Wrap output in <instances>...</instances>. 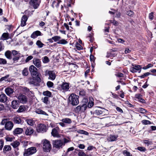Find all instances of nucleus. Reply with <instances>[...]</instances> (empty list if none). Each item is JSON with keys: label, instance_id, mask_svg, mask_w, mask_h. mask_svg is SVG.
I'll return each mask as SVG.
<instances>
[{"label": "nucleus", "instance_id": "f257e3e1", "mask_svg": "<svg viewBox=\"0 0 156 156\" xmlns=\"http://www.w3.org/2000/svg\"><path fill=\"white\" fill-rule=\"evenodd\" d=\"M69 142V140L65 138L62 139L54 140L53 141V147L58 149L62 148L63 146Z\"/></svg>", "mask_w": 156, "mask_h": 156}, {"label": "nucleus", "instance_id": "f03ea898", "mask_svg": "<svg viewBox=\"0 0 156 156\" xmlns=\"http://www.w3.org/2000/svg\"><path fill=\"white\" fill-rule=\"evenodd\" d=\"M1 124L2 125H5V129L8 131L11 130L14 126L12 122L8 121V119H6L2 120Z\"/></svg>", "mask_w": 156, "mask_h": 156}, {"label": "nucleus", "instance_id": "7ed1b4c3", "mask_svg": "<svg viewBox=\"0 0 156 156\" xmlns=\"http://www.w3.org/2000/svg\"><path fill=\"white\" fill-rule=\"evenodd\" d=\"M79 96L74 94H71L69 97V102L73 105H76L79 103Z\"/></svg>", "mask_w": 156, "mask_h": 156}, {"label": "nucleus", "instance_id": "20e7f679", "mask_svg": "<svg viewBox=\"0 0 156 156\" xmlns=\"http://www.w3.org/2000/svg\"><path fill=\"white\" fill-rule=\"evenodd\" d=\"M36 151V148L35 147H31L25 151L24 155L25 156H28L34 154Z\"/></svg>", "mask_w": 156, "mask_h": 156}, {"label": "nucleus", "instance_id": "39448f33", "mask_svg": "<svg viewBox=\"0 0 156 156\" xmlns=\"http://www.w3.org/2000/svg\"><path fill=\"white\" fill-rule=\"evenodd\" d=\"M51 146L49 141L47 140H44L43 149L45 151H49L51 149Z\"/></svg>", "mask_w": 156, "mask_h": 156}, {"label": "nucleus", "instance_id": "423d86ee", "mask_svg": "<svg viewBox=\"0 0 156 156\" xmlns=\"http://www.w3.org/2000/svg\"><path fill=\"white\" fill-rule=\"evenodd\" d=\"M36 130L38 133L45 132L47 130L46 127L44 124H40L37 125Z\"/></svg>", "mask_w": 156, "mask_h": 156}, {"label": "nucleus", "instance_id": "0eeeda50", "mask_svg": "<svg viewBox=\"0 0 156 156\" xmlns=\"http://www.w3.org/2000/svg\"><path fill=\"white\" fill-rule=\"evenodd\" d=\"M29 70L31 75L35 76H38L37 69L33 65H31L29 67Z\"/></svg>", "mask_w": 156, "mask_h": 156}, {"label": "nucleus", "instance_id": "6e6552de", "mask_svg": "<svg viewBox=\"0 0 156 156\" xmlns=\"http://www.w3.org/2000/svg\"><path fill=\"white\" fill-rule=\"evenodd\" d=\"M59 129L58 127H56L52 129L51 134L54 137L59 138L61 137V135L58 133Z\"/></svg>", "mask_w": 156, "mask_h": 156}, {"label": "nucleus", "instance_id": "1a4fd4ad", "mask_svg": "<svg viewBox=\"0 0 156 156\" xmlns=\"http://www.w3.org/2000/svg\"><path fill=\"white\" fill-rule=\"evenodd\" d=\"M47 73L45 74V76H47V75H48L49 76L48 79H50L51 80H54L56 77V74L55 72L53 71L49 70L47 71Z\"/></svg>", "mask_w": 156, "mask_h": 156}, {"label": "nucleus", "instance_id": "9d476101", "mask_svg": "<svg viewBox=\"0 0 156 156\" xmlns=\"http://www.w3.org/2000/svg\"><path fill=\"white\" fill-rule=\"evenodd\" d=\"M12 120L14 123L18 124H22L23 123V121L20 117L19 116H16L14 117Z\"/></svg>", "mask_w": 156, "mask_h": 156}, {"label": "nucleus", "instance_id": "9b49d317", "mask_svg": "<svg viewBox=\"0 0 156 156\" xmlns=\"http://www.w3.org/2000/svg\"><path fill=\"white\" fill-rule=\"evenodd\" d=\"M24 129L25 134L27 136H31L34 133V130L31 127H26Z\"/></svg>", "mask_w": 156, "mask_h": 156}, {"label": "nucleus", "instance_id": "f8f14e48", "mask_svg": "<svg viewBox=\"0 0 156 156\" xmlns=\"http://www.w3.org/2000/svg\"><path fill=\"white\" fill-rule=\"evenodd\" d=\"M18 99L21 103L23 104H25L27 102V98L26 96L23 94L19 95L18 97Z\"/></svg>", "mask_w": 156, "mask_h": 156}, {"label": "nucleus", "instance_id": "ddd939ff", "mask_svg": "<svg viewBox=\"0 0 156 156\" xmlns=\"http://www.w3.org/2000/svg\"><path fill=\"white\" fill-rule=\"evenodd\" d=\"M33 63L34 65L38 68L41 67V62L39 59L37 58H34Z\"/></svg>", "mask_w": 156, "mask_h": 156}, {"label": "nucleus", "instance_id": "4468645a", "mask_svg": "<svg viewBox=\"0 0 156 156\" xmlns=\"http://www.w3.org/2000/svg\"><path fill=\"white\" fill-rule=\"evenodd\" d=\"M19 105V102L17 100H13L12 101L11 106L13 109L17 108Z\"/></svg>", "mask_w": 156, "mask_h": 156}, {"label": "nucleus", "instance_id": "2eb2a0df", "mask_svg": "<svg viewBox=\"0 0 156 156\" xmlns=\"http://www.w3.org/2000/svg\"><path fill=\"white\" fill-rule=\"evenodd\" d=\"M30 3V5L33 6L34 9L37 8L39 5L37 0H31Z\"/></svg>", "mask_w": 156, "mask_h": 156}, {"label": "nucleus", "instance_id": "dca6fc26", "mask_svg": "<svg viewBox=\"0 0 156 156\" xmlns=\"http://www.w3.org/2000/svg\"><path fill=\"white\" fill-rule=\"evenodd\" d=\"M5 93L8 96H10L14 92V90L10 87H7L5 89Z\"/></svg>", "mask_w": 156, "mask_h": 156}, {"label": "nucleus", "instance_id": "f3484780", "mask_svg": "<svg viewBox=\"0 0 156 156\" xmlns=\"http://www.w3.org/2000/svg\"><path fill=\"white\" fill-rule=\"evenodd\" d=\"M27 20V17L26 15H24L21 18V26L24 27L26 25V22Z\"/></svg>", "mask_w": 156, "mask_h": 156}, {"label": "nucleus", "instance_id": "a211bd4d", "mask_svg": "<svg viewBox=\"0 0 156 156\" xmlns=\"http://www.w3.org/2000/svg\"><path fill=\"white\" fill-rule=\"evenodd\" d=\"M41 32L38 30L34 32L31 35V37L34 39L37 37L41 35Z\"/></svg>", "mask_w": 156, "mask_h": 156}, {"label": "nucleus", "instance_id": "6ab92c4d", "mask_svg": "<svg viewBox=\"0 0 156 156\" xmlns=\"http://www.w3.org/2000/svg\"><path fill=\"white\" fill-rule=\"evenodd\" d=\"M7 100V98L6 95L4 94H0V101L2 102H5Z\"/></svg>", "mask_w": 156, "mask_h": 156}, {"label": "nucleus", "instance_id": "aec40b11", "mask_svg": "<svg viewBox=\"0 0 156 156\" xmlns=\"http://www.w3.org/2000/svg\"><path fill=\"white\" fill-rule=\"evenodd\" d=\"M69 83H63L61 86L62 89L65 91H67L69 89Z\"/></svg>", "mask_w": 156, "mask_h": 156}, {"label": "nucleus", "instance_id": "412c9836", "mask_svg": "<svg viewBox=\"0 0 156 156\" xmlns=\"http://www.w3.org/2000/svg\"><path fill=\"white\" fill-rule=\"evenodd\" d=\"M23 131V129L21 128H17L13 131L14 134H18L21 133Z\"/></svg>", "mask_w": 156, "mask_h": 156}, {"label": "nucleus", "instance_id": "4be33fe9", "mask_svg": "<svg viewBox=\"0 0 156 156\" xmlns=\"http://www.w3.org/2000/svg\"><path fill=\"white\" fill-rule=\"evenodd\" d=\"M118 137L117 135H110L108 138V140L110 141H113L117 140Z\"/></svg>", "mask_w": 156, "mask_h": 156}, {"label": "nucleus", "instance_id": "5701e85b", "mask_svg": "<svg viewBox=\"0 0 156 156\" xmlns=\"http://www.w3.org/2000/svg\"><path fill=\"white\" fill-rule=\"evenodd\" d=\"M5 55L9 59H11L12 58V52L8 50L5 51Z\"/></svg>", "mask_w": 156, "mask_h": 156}, {"label": "nucleus", "instance_id": "b1692460", "mask_svg": "<svg viewBox=\"0 0 156 156\" xmlns=\"http://www.w3.org/2000/svg\"><path fill=\"white\" fill-rule=\"evenodd\" d=\"M20 144V142L17 141H15L10 144V145L14 148L17 147Z\"/></svg>", "mask_w": 156, "mask_h": 156}, {"label": "nucleus", "instance_id": "393cba45", "mask_svg": "<svg viewBox=\"0 0 156 156\" xmlns=\"http://www.w3.org/2000/svg\"><path fill=\"white\" fill-rule=\"evenodd\" d=\"M9 34L8 33H4L3 34L0 38L1 40H6L8 39Z\"/></svg>", "mask_w": 156, "mask_h": 156}, {"label": "nucleus", "instance_id": "a878e982", "mask_svg": "<svg viewBox=\"0 0 156 156\" xmlns=\"http://www.w3.org/2000/svg\"><path fill=\"white\" fill-rule=\"evenodd\" d=\"M61 121L63 123L67 124H70L72 122L71 120L68 118L63 119H62Z\"/></svg>", "mask_w": 156, "mask_h": 156}, {"label": "nucleus", "instance_id": "bb28decb", "mask_svg": "<svg viewBox=\"0 0 156 156\" xmlns=\"http://www.w3.org/2000/svg\"><path fill=\"white\" fill-rule=\"evenodd\" d=\"M35 112L36 113L38 114H41L46 115H48V114L45 112L43 111L41 109H37L35 111Z\"/></svg>", "mask_w": 156, "mask_h": 156}, {"label": "nucleus", "instance_id": "cd10ccee", "mask_svg": "<svg viewBox=\"0 0 156 156\" xmlns=\"http://www.w3.org/2000/svg\"><path fill=\"white\" fill-rule=\"evenodd\" d=\"M29 73L28 69L27 68H25L22 71V74L23 76H27Z\"/></svg>", "mask_w": 156, "mask_h": 156}, {"label": "nucleus", "instance_id": "c85d7f7f", "mask_svg": "<svg viewBox=\"0 0 156 156\" xmlns=\"http://www.w3.org/2000/svg\"><path fill=\"white\" fill-rule=\"evenodd\" d=\"M27 124L30 126H32L34 123V122L32 119H28L26 120Z\"/></svg>", "mask_w": 156, "mask_h": 156}, {"label": "nucleus", "instance_id": "c756f323", "mask_svg": "<svg viewBox=\"0 0 156 156\" xmlns=\"http://www.w3.org/2000/svg\"><path fill=\"white\" fill-rule=\"evenodd\" d=\"M26 107L23 105L20 106L17 112H22L25 111L26 110Z\"/></svg>", "mask_w": 156, "mask_h": 156}, {"label": "nucleus", "instance_id": "7c9ffc66", "mask_svg": "<svg viewBox=\"0 0 156 156\" xmlns=\"http://www.w3.org/2000/svg\"><path fill=\"white\" fill-rule=\"evenodd\" d=\"M103 111L100 109L96 110L94 113L96 115H99L103 114Z\"/></svg>", "mask_w": 156, "mask_h": 156}, {"label": "nucleus", "instance_id": "2f4dec72", "mask_svg": "<svg viewBox=\"0 0 156 156\" xmlns=\"http://www.w3.org/2000/svg\"><path fill=\"white\" fill-rule=\"evenodd\" d=\"M36 44L38 46V47L39 48H42L44 44L42 43L41 41L40 40H38L37 41L36 43Z\"/></svg>", "mask_w": 156, "mask_h": 156}, {"label": "nucleus", "instance_id": "473e14b6", "mask_svg": "<svg viewBox=\"0 0 156 156\" xmlns=\"http://www.w3.org/2000/svg\"><path fill=\"white\" fill-rule=\"evenodd\" d=\"M68 43V42L64 39L59 40L57 42L59 44H66Z\"/></svg>", "mask_w": 156, "mask_h": 156}, {"label": "nucleus", "instance_id": "72a5a7b5", "mask_svg": "<svg viewBox=\"0 0 156 156\" xmlns=\"http://www.w3.org/2000/svg\"><path fill=\"white\" fill-rule=\"evenodd\" d=\"M43 94L44 96H47L49 97H51V92L48 91H44L43 93Z\"/></svg>", "mask_w": 156, "mask_h": 156}, {"label": "nucleus", "instance_id": "f704fd0d", "mask_svg": "<svg viewBox=\"0 0 156 156\" xmlns=\"http://www.w3.org/2000/svg\"><path fill=\"white\" fill-rule=\"evenodd\" d=\"M11 147L9 145H5L3 148L4 151H10Z\"/></svg>", "mask_w": 156, "mask_h": 156}, {"label": "nucleus", "instance_id": "c9c22d12", "mask_svg": "<svg viewBox=\"0 0 156 156\" xmlns=\"http://www.w3.org/2000/svg\"><path fill=\"white\" fill-rule=\"evenodd\" d=\"M77 132L79 133L83 134L86 135H88L89 134V133L83 130H78Z\"/></svg>", "mask_w": 156, "mask_h": 156}, {"label": "nucleus", "instance_id": "e433bc0d", "mask_svg": "<svg viewBox=\"0 0 156 156\" xmlns=\"http://www.w3.org/2000/svg\"><path fill=\"white\" fill-rule=\"evenodd\" d=\"M7 61L5 59L3 58H0V65H5L7 64Z\"/></svg>", "mask_w": 156, "mask_h": 156}, {"label": "nucleus", "instance_id": "4c0bfd02", "mask_svg": "<svg viewBox=\"0 0 156 156\" xmlns=\"http://www.w3.org/2000/svg\"><path fill=\"white\" fill-rule=\"evenodd\" d=\"M42 61L44 63H47L49 62V60L48 57L45 56L42 58Z\"/></svg>", "mask_w": 156, "mask_h": 156}, {"label": "nucleus", "instance_id": "58836bf2", "mask_svg": "<svg viewBox=\"0 0 156 156\" xmlns=\"http://www.w3.org/2000/svg\"><path fill=\"white\" fill-rule=\"evenodd\" d=\"M61 38L60 37L57 36H55L52 37V39L55 42L59 41Z\"/></svg>", "mask_w": 156, "mask_h": 156}, {"label": "nucleus", "instance_id": "ea45409f", "mask_svg": "<svg viewBox=\"0 0 156 156\" xmlns=\"http://www.w3.org/2000/svg\"><path fill=\"white\" fill-rule=\"evenodd\" d=\"M142 123L144 125H147L151 124V122L150 121L145 119L143 120L142 121Z\"/></svg>", "mask_w": 156, "mask_h": 156}, {"label": "nucleus", "instance_id": "a19ab883", "mask_svg": "<svg viewBox=\"0 0 156 156\" xmlns=\"http://www.w3.org/2000/svg\"><path fill=\"white\" fill-rule=\"evenodd\" d=\"M42 101L46 104H47L49 101L48 97H45L44 98L42 99Z\"/></svg>", "mask_w": 156, "mask_h": 156}, {"label": "nucleus", "instance_id": "79ce46f5", "mask_svg": "<svg viewBox=\"0 0 156 156\" xmlns=\"http://www.w3.org/2000/svg\"><path fill=\"white\" fill-rule=\"evenodd\" d=\"M81 111L83 112L86 110L87 108V105L86 104H84L82 105H81Z\"/></svg>", "mask_w": 156, "mask_h": 156}, {"label": "nucleus", "instance_id": "37998d69", "mask_svg": "<svg viewBox=\"0 0 156 156\" xmlns=\"http://www.w3.org/2000/svg\"><path fill=\"white\" fill-rule=\"evenodd\" d=\"M20 58V55H17L16 56H15L12 58V60L14 62H15L16 61H17L18 60H19Z\"/></svg>", "mask_w": 156, "mask_h": 156}, {"label": "nucleus", "instance_id": "c03bdc74", "mask_svg": "<svg viewBox=\"0 0 156 156\" xmlns=\"http://www.w3.org/2000/svg\"><path fill=\"white\" fill-rule=\"evenodd\" d=\"M123 154L124 155L126 156H131L132 155H130V153L128 152L126 150H124L123 152Z\"/></svg>", "mask_w": 156, "mask_h": 156}, {"label": "nucleus", "instance_id": "a18cd8bd", "mask_svg": "<svg viewBox=\"0 0 156 156\" xmlns=\"http://www.w3.org/2000/svg\"><path fill=\"white\" fill-rule=\"evenodd\" d=\"M76 49L78 50H81L83 48V47L78 43H76Z\"/></svg>", "mask_w": 156, "mask_h": 156}, {"label": "nucleus", "instance_id": "49530a36", "mask_svg": "<svg viewBox=\"0 0 156 156\" xmlns=\"http://www.w3.org/2000/svg\"><path fill=\"white\" fill-rule=\"evenodd\" d=\"M47 85L48 87H53L54 84L52 82L49 81L47 82Z\"/></svg>", "mask_w": 156, "mask_h": 156}, {"label": "nucleus", "instance_id": "de8ad7c7", "mask_svg": "<svg viewBox=\"0 0 156 156\" xmlns=\"http://www.w3.org/2000/svg\"><path fill=\"white\" fill-rule=\"evenodd\" d=\"M11 52L12 54V55L14 56L18 55V54H20L19 53H18L17 51L15 50H12Z\"/></svg>", "mask_w": 156, "mask_h": 156}, {"label": "nucleus", "instance_id": "09e8293b", "mask_svg": "<svg viewBox=\"0 0 156 156\" xmlns=\"http://www.w3.org/2000/svg\"><path fill=\"white\" fill-rule=\"evenodd\" d=\"M150 73L149 72H147L144 73V74L141 75L140 77L141 78H144L145 77L149 75H150Z\"/></svg>", "mask_w": 156, "mask_h": 156}, {"label": "nucleus", "instance_id": "8fccbe9b", "mask_svg": "<svg viewBox=\"0 0 156 156\" xmlns=\"http://www.w3.org/2000/svg\"><path fill=\"white\" fill-rule=\"evenodd\" d=\"M137 149L138 150L141 151H145L146 150L145 148L143 147H137Z\"/></svg>", "mask_w": 156, "mask_h": 156}, {"label": "nucleus", "instance_id": "3c124183", "mask_svg": "<svg viewBox=\"0 0 156 156\" xmlns=\"http://www.w3.org/2000/svg\"><path fill=\"white\" fill-rule=\"evenodd\" d=\"M79 95L81 96H85L86 95V92L84 90H82L80 91Z\"/></svg>", "mask_w": 156, "mask_h": 156}, {"label": "nucleus", "instance_id": "603ef678", "mask_svg": "<svg viewBox=\"0 0 156 156\" xmlns=\"http://www.w3.org/2000/svg\"><path fill=\"white\" fill-rule=\"evenodd\" d=\"M144 143L146 144L147 146H148L151 143V142L150 141L147 140H144Z\"/></svg>", "mask_w": 156, "mask_h": 156}, {"label": "nucleus", "instance_id": "864d4df0", "mask_svg": "<svg viewBox=\"0 0 156 156\" xmlns=\"http://www.w3.org/2000/svg\"><path fill=\"white\" fill-rule=\"evenodd\" d=\"M127 14L129 16H132L133 15L134 12L131 10H129L127 12Z\"/></svg>", "mask_w": 156, "mask_h": 156}, {"label": "nucleus", "instance_id": "5fc2aeb1", "mask_svg": "<svg viewBox=\"0 0 156 156\" xmlns=\"http://www.w3.org/2000/svg\"><path fill=\"white\" fill-rule=\"evenodd\" d=\"M134 68L136 69V71H137L138 70H139L141 69V67L140 66V65H136L133 66Z\"/></svg>", "mask_w": 156, "mask_h": 156}, {"label": "nucleus", "instance_id": "6e6d98bb", "mask_svg": "<svg viewBox=\"0 0 156 156\" xmlns=\"http://www.w3.org/2000/svg\"><path fill=\"white\" fill-rule=\"evenodd\" d=\"M4 141L2 140H0V150H2V149L3 146Z\"/></svg>", "mask_w": 156, "mask_h": 156}, {"label": "nucleus", "instance_id": "4d7b16f0", "mask_svg": "<svg viewBox=\"0 0 156 156\" xmlns=\"http://www.w3.org/2000/svg\"><path fill=\"white\" fill-rule=\"evenodd\" d=\"M6 141L11 142L12 141L13 138L10 137H7L5 138Z\"/></svg>", "mask_w": 156, "mask_h": 156}, {"label": "nucleus", "instance_id": "13d9d810", "mask_svg": "<svg viewBox=\"0 0 156 156\" xmlns=\"http://www.w3.org/2000/svg\"><path fill=\"white\" fill-rule=\"evenodd\" d=\"M78 154L79 156H85L86 154L84 152L81 151H79Z\"/></svg>", "mask_w": 156, "mask_h": 156}, {"label": "nucleus", "instance_id": "bf43d9fd", "mask_svg": "<svg viewBox=\"0 0 156 156\" xmlns=\"http://www.w3.org/2000/svg\"><path fill=\"white\" fill-rule=\"evenodd\" d=\"M64 27H65L66 29L68 30H70V31H72V30H71V29H69V26L66 23H65L64 24Z\"/></svg>", "mask_w": 156, "mask_h": 156}, {"label": "nucleus", "instance_id": "052dcab7", "mask_svg": "<svg viewBox=\"0 0 156 156\" xmlns=\"http://www.w3.org/2000/svg\"><path fill=\"white\" fill-rule=\"evenodd\" d=\"M94 105V102L91 101H90L87 105V106L89 108H91Z\"/></svg>", "mask_w": 156, "mask_h": 156}, {"label": "nucleus", "instance_id": "680f3d73", "mask_svg": "<svg viewBox=\"0 0 156 156\" xmlns=\"http://www.w3.org/2000/svg\"><path fill=\"white\" fill-rule=\"evenodd\" d=\"M139 111L140 112L142 113H145L147 112L146 110L143 108H140Z\"/></svg>", "mask_w": 156, "mask_h": 156}, {"label": "nucleus", "instance_id": "e2e57ef3", "mask_svg": "<svg viewBox=\"0 0 156 156\" xmlns=\"http://www.w3.org/2000/svg\"><path fill=\"white\" fill-rule=\"evenodd\" d=\"M4 46L2 42H0V51L4 49Z\"/></svg>", "mask_w": 156, "mask_h": 156}, {"label": "nucleus", "instance_id": "0e129e2a", "mask_svg": "<svg viewBox=\"0 0 156 156\" xmlns=\"http://www.w3.org/2000/svg\"><path fill=\"white\" fill-rule=\"evenodd\" d=\"M33 58V57L32 56H31V55L29 56L26 58V62H28L30 60H31Z\"/></svg>", "mask_w": 156, "mask_h": 156}, {"label": "nucleus", "instance_id": "69168bd1", "mask_svg": "<svg viewBox=\"0 0 156 156\" xmlns=\"http://www.w3.org/2000/svg\"><path fill=\"white\" fill-rule=\"evenodd\" d=\"M81 105H80L78 106H77L76 108V110L77 112H79L80 111H81Z\"/></svg>", "mask_w": 156, "mask_h": 156}, {"label": "nucleus", "instance_id": "338daca9", "mask_svg": "<svg viewBox=\"0 0 156 156\" xmlns=\"http://www.w3.org/2000/svg\"><path fill=\"white\" fill-rule=\"evenodd\" d=\"M153 12H152L149 14V18L151 20H152L153 18Z\"/></svg>", "mask_w": 156, "mask_h": 156}, {"label": "nucleus", "instance_id": "774afa93", "mask_svg": "<svg viewBox=\"0 0 156 156\" xmlns=\"http://www.w3.org/2000/svg\"><path fill=\"white\" fill-rule=\"evenodd\" d=\"M115 75L117 77H120L123 76V74L121 73H118L117 74H115Z\"/></svg>", "mask_w": 156, "mask_h": 156}]
</instances>
